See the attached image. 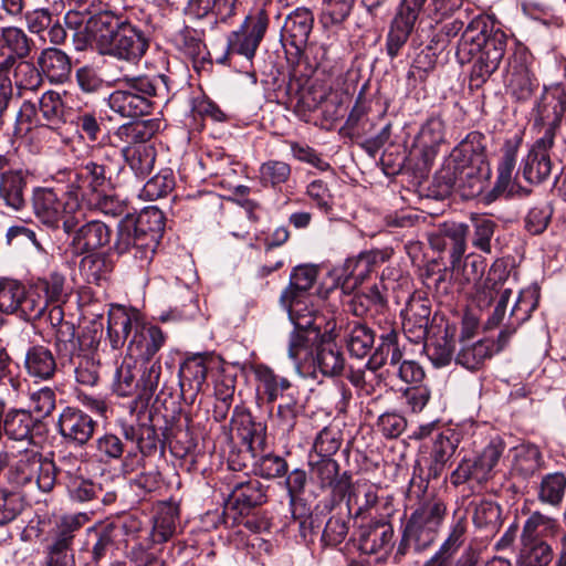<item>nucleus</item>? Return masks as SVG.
I'll use <instances>...</instances> for the list:
<instances>
[{
	"label": "nucleus",
	"instance_id": "f257e3e1",
	"mask_svg": "<svg viewBox=\"0 0 566 566\" xmlns=\"http://www.w3.org/2000/svg\"><path fill=\"white\" fill-rule=\"evenodd\" d=\"M84 30L102 54L119 60L137 61L148 49V40L140 29L109 11L91 17Z\"/></svg>",
	"mask_w": 566,
	"mask_h": 566
},
{
	"label": "nucleus",
	"instance_id": "f03ea898",
	"mask_svg": "<svg viewBox=\"0 0 566 566\" xmlns=\"http://www.w3.org/2000/svg\"><path fill=\"white\" fill-rule=\"evenodd\" d=\"M107 334L113 349L128 340L129 356L143 360H151L166 342V335L158 326L145 323L137 311L128 312L123 306L109 311Z\"/></svg>",
	"mask_w": 566,
	"mask_h": 566
},
{
	"label": "nucleus",
	"instance_id": "7ed1b4c3",
	"mask_svg": "<svg viewBox=\"0 0 566 566\" xmlns=\"http://www.w3.org/2000/svg\"><path fill=\"white\" fill-rule=\"evenodd\" d=\"M164 228V214L157 208L127 214L117 224L113 250L118 255L132 254L143 266L151 261Z\"/></svg>",
	"mask_w": 566,
	"mask_h": 566
},
{
	"label": "nucleus",
	"instance_id": "20e7f679",
	"mask_svg": "<svg viewBox=\"0 0 566 566\" xmlns=\"http://www.w3.org/2000/svg\"><path fill=\"white\" fill-rule=\"evenodd\" d=\"M167 76L156 77L124 75L118 80L119 88L108 96L109 108L122 117H140L150 113L151 96L159 91H168Z\"/></svg>",
	"mask_w": 566,
	"mask_h": 566
},
{
	"label": "nucleus",
	"instance_id": "39448f33",
	"mask_svg": "<svg viewBox=\"0 0 566 566\" xmlns=\"http://www.w3.org/2000/svg\"><path fill=\"white\" fill-rule=\"evenodd\" d=\"M33 210L36 217L46 226L57 228L63 222V230L70 234L84 219L83 208L77 191L71 190L59 197L50 188H39L34 191Z\"/></svg>",
	"mask_w": 566,
	"mask_h": 566
},
{
	"label": "nucleus",
	"instance_id": "423d86ee",
	"mask_svg": "<svg viewBox=\"0 0 566 566\" xmlns=\"http://www.w3.org/2000/svg\"><path fill=\"white\" fill-rule=\"evenodd\" d=\"M446 511L440 500L426 501L417 507L406 523L399 552L406 554L410 548L422 552L430 547L438 536Z\"/></svg>",
	"mask_w": 566,
	"mask_h": 566
},
{
	"label": "nucleus",
	"instance_id": "0eeeda50",
	"mask_svg": "<svg viewBox=\"0 0 566 566\" xmlns=\"http://www.w3.org/2000/svg\"><path fill=\"white\" fill-rule=\"evenodd\" d=\"M506 38L500 31H489L482 20H474L467 27L459 45L458 54L474 55L499 66L505 52Z\"/></svg>",
	"mask_w": 566,
	"mask_h": 566
},
{
	"label": "nucleus",
	"instance_id": "6e6552de",
	"mask_svg": "<svg viewBox=\"0 0 566 566\" xmlns=\"http://www.w3.org/2000/svg\"><path fill=\"white\" fill-rule=\"evenodd\" d=\"M484 142L485 137L481 133L471 132L454 150L465 164L459 174V180L468 179L469 186L473 189L472 193L480 192L483 181L491 176Z\"/></svg>",
	"mask_w": 566,
	"mask_h": 566
},
{
	"label": "nucleus",
	"instance_id": "1a4fd4ad",
	"mask_svg": "<svg viewBox=\"0 0 566 566\" xmlns=\"http://www.w3.org/2000/svg\"><path fill=\"white\" fill-rule=\"evenodd\" d=\"M342 495L346 496L348 513L353 512L355 517L374 511L377 516L389 518L395 512L392 496L384 495L378 485L367 480L349 482V488Z\"/></svg>",
	"mask_w": 566,
	"mask_h": 566
},
{
	"label": "nucleus",
	"instance_id": "9d476101",
	"mask_svg": "<svg viewBox=\"0 0 566 566\" xmlns=\"http://www.w3.org/2000/svg\"><path fill=\"white\" fill-rule=\"evenodd\" d=\"M566 109V94L560 85L544 87V91L536 104L535 128L544 130L538 139L539 146L552 147L554 144L555 129Z\"/></svg>",
	"mask_w": 566,
	"mask_h": 566
},
{
	"label": "nucleus",
	"instance_id": "9b49d317",
	"mask_svg": "<svg viewBox=\"0 0 566 566\" xmlns=\"http://www.w3.org/2000/svg\"><path fill=\"white\" fill-rule=\"evenodd\" d=\"M42 300L32 296L31 289L12 279L0 280V312L17 315L24 321L40 318L43 315Z\"/></svg>",
	"mask_w": 566,
	"mask_h": 566
},
{
	"label": "nucleus",
	"instance_id": "f8f14e48",
	"mask_svg": "<svg viewBox=\"0 0 566 566\" xmlns=\"http://www.w3.org/2000/svg\"><path fill=\"white\" fill-rule=\"evenodd\" d=\"M269 22L266 10L263 7L255 9L244 19L239 30L229 34L228 53L243 55L251 60L265 35Z\"/></svg>",
	"mask_w": 566,
	"mask_h": 566
},
{
	"label": "nucleus",
	"instance_id": "ddd939ff",
	"mask_svg": "<svg viewBox=\"0 0 566 566\" xmlns=\"http://www.w3.org/2000/svg\"><path fill=\"white\" fill-rule=\"evenodd\" d=\"M97 421L76 407H65L56 420V431L62 441L71 447L82 448L93 438Z\"/></svg>",
	"mask_w": 566,
	"mask_h": 566
},
{
	"label": "nucleus",
	"instance_id": "4468645a",
	"mask_svg": "<svg viewBox=\"0 0 566 566\" xmlns=\"http://www.w3.org/2000/svg\"><path fill=\"white\" fill-rule=\"evenodd\" d=\"M69 235H71L70 249L73 255L81 256L86 253H95L108 245L112 230L103 221L91 220L82 226H76Z\"/></svg>",
	"mask_w": 566,
	"mask_h": 566
},
{
	"label": "nucleus",
	"instance_id": "2eb2a0df",
	"mask_svg": "<svg viewBox=\"0 0 566 566\" xmlns=\"http://www.w3.org/2000/svg\"><path fill=\"white\" fill-rule=\"evenodd\" d=\"M382 261L384 255L380 251H365L355 258L346 259L342 268L336 270L343 290L354 291Z\"/></svg>",
	"mask_w": 566,
	"mask_h": 566
},
{
	"label": "nucleus",
	"instance_id": "dca6fc26",
	"mask_svg": "<svg viewBox=\"0 0 566 566\" xmlns=\"http://www.w3.org/2000/svg\"><path fill=\"white\" fill-rule=\"evenodd\" d=\"M116 149L97 148L95 149L94 159L88 160L83 165L80 177L83 179V186L96 193H105L111 187V172L112 168L109 161L113 156H116Z\"/></svg>",
	"mask_w": 566,
	"mask_h": 566
},
{
	"label": "nucleus",
	"instance_id": "f3484780",
	"mask_svg": "<svg viewBox=\"0 0 566 566\" xmlns=\"http://www.w3.org/2000/svg\"><path fill=\"white\" fill-rule=\"evenodd\" d=\"M313 366L323 376L337 377L345 369V357L335 340L326 333L319 336L311 352Z\"/></svg>",
	"mask_w": 566,
	"mask_h": 566
},
{
	"label": "nucleus",
	"instance_id": "a211bd4d",
	"mask_svg": "<svg viewBox=\"0 0 566 566\" xmlns=\"http://www.w3.org/2000/svg\"><path fill=\"white\" fill-rule=\"evenodd\" d=\"M394 527L387 518L379 520L361 526L358 548L367 555L388 553L392 547Z\"/></svg>",
	"mask_w": 566,
	"mask_h": 566
},
{
	"label": "nucleus",
	"instance_id": "6ab92c4d",
	"mask_svg": "<svg viewBox=\"0 0 566 566\" xmlns=\"http://www.w3.org/2000/svg\"><path fill=\"white\" fill-rule=\"evenodd\" d=\"M136 444L140 454L136 451L127 452L120 465V470L124 474H130L142 467L145 457L154 455L158 451L160 453L164 452V443L153 426H138V439Z\"/></svg>",
	"mask_w": 566,
	"mask_h": 566
},
{
	"label": "nucleus",
	"instance_id": "aec40b11",
	"mask_svg": "<svg viewBox=\"0 0 566 566\" xmlns=\"http://www.w3.org/2000/svg\"><path fill=\"white\" fill-rule=\"evenodd\" d=\"M266 501L263 484L256 479L237 482L230 490L227 509L238 510L240 515L248 514L251 509Z\"/></svg>",
	"mask_w": 566,
	"mask_h": 566
},
{
	"label": "nucleus",
	"instance_id": "412c9836",
	"mask_svg": "<svg viewBox=\"0 0 566 566\" xmlns=\"http://www.w3.org/2000/svg\"><path fill=\"white\" fill-rule=\"evenodd\" d=\"M431 308L428 301L411 298L402 311V329L412 343H420L427 337Z\"/></svg>",
	"mask_w": 566,
	"mask_h": 566
},
{
	"label": "nucleus",
	"instance_id": "4be33fe9",
	"mask_svg": "<svg viewBox=\"0 0 566 566\" xmlns=\"http://www.w3.org/2000/svg\"><path fill=\"white\" fill-rule=\"evenodd\" d=\"M23 367L27 375L34 381H48L54 377L57 364L49 347L36 344L28 347L24 354Z\"/></svg>",
	"mask_w": 566,
	"mask_h": 566
},
{
	"label": "nucleus",
	"instance_id": "5701e85b",
	"mask_svg": "<svg viewBox=\"0 0 566 566\" xmlns=\"http://www.w3.org/2000/svg\"><path fill=\"white\" fill-rule=\"evenodd\" d=\"M208 368L200 355L187 358L179 368V386L185 401L193 402L201 391Z\"/></svg>",
	"mask_w": 566,
	"mask_h": 566
},
{
	"label": "nucleus",
	"instance_id": "b1692460",
	"mask_svg": "<svg viewBox=\"0 0 566 566\" xmlns=\"http://www.w3.org/2000/svg\"><path fill=\"white\" fill-rule=\"evenodd\" d=\"M339 470L338 462L332 458H321L311 463L312 476L319 488L329 489L340 495L349 488L350 474L346 471L339 474Z\"/></svg>",
	"mask_w": 566,
	"mask_h": 566
},
{
	"label": "nucleus",
	"instance_id": "393cba45",
	"mask_svg": "<svg viewBox=\"0 0 566 566\" xmlns=\"http://www.w3.org/2000/svg\"><path fill=\"white\" fill-rule=\"evenodd\" d=\"M179 518L178 507L170 503L161 504L154 517V525L147 536L139 537L138 542H149L150 545L160 547L169 541L176 532V523Z\"/></svg>",
	"mask_w": 566,
	"mask_h": 566
},
{
	"label": "nucleus",
	"instance_id": "a878e982",
	"mask_svg": "<svg viewBox=\"0 0 566 566\" xmlns=\"http://www.w3.org/2000/svg\"><path fill=\"white\" fill-rule=\"evenodd\" d=\"M314 17L306 8H297L291 12L283 25L284 36L297 51L303 50L313 29Z\"/></svg>",
	"mask_w": 566,
	"mask_h": 566
},
{
	"label": "nucleus",
	"instance_id": "bb28decb",
	"mask_svg": "<svg viewBox=\"0 0 566 566\" xmlns=\"http://www.w3.org/2000/svg\"><path fill=\"white\" fill-rule=\"evenodd\" d=\"M88 521L86 513L66 515L61 517L51 528L46 545L49 547L73 549L75 534Z\"/></svg>",
	"mask_w": 566,
	"mask_h": 566
},
{
	"label": "nucleus",
	"instance_id": "cd10ccee",
	"mask_svg": "<svg viewBox=\"0 0 566 566\" xmlns=\"http://www.w3.org/2000/svg\"><path fill=\"white\" fill-rule=\"evenodd\" d=\"M36 62L42 74L52 83L65 82L72 71L70 56L57 48L42 50Z\"/></svg>",
	"mask_w": 566,
	"mask_h": 566
},
{
	"label": "nucleus",
	"instance_id": "c85d7f7f",
	"mask_svg": "<svg viewBox=\"0 0 566 566\" xmlns=\"http://www.w3.org/2000/svg\"><path fill=\"white\" fill-rule=\"evenodd\" d=\"M237 0H188L185 13L193 19L213 17L226 22L234 15Z\"/></svg>",
	"mask_w": 566,
	"mask_h": 566
},
{
	"label": "nucleus",
	"instance_id": "c756f323",
	"mask_svg": "<svg viewBox=\"0 0 566 566\" xmlns=\"http://www.w3.org/2000/svg\"><path fill=\"white\" fill-rule=\"evenodd\" d=\"M344 339L350 356L364 358L374 347L375 333L366 324L354 321L347 324Z\"/></svg>",
	"mask_w": 566,
	"mask_h": 566
},
{
	"label": "nucleus",
	"instance_id": "7c9ffc66",
	"mask_svg": "<svg viewBox=\"0 0 566 566\" xmlns=\"http://www.w3.org/2000/svg\"><path fill=\"white\" fill-rule=\"evenodd\" d=\"M36 420L24 409H10L3 418V432L15 441H32V430Z\"/></svg>",
	"mask_w": 566,
	"mask_h": 566
},
{
	"label": "nucleus",
	"instance_id": "2f4dec72",
	"mask_svg": "<svg viewBox=\"0 0 566 566\" xmlns=\"http://www.w3.org/2000/svg\"><path fill=\"white\" fill-rule=\"evenodd\" d=\"M522 140V133H516L511 138L506 139L503 147V157L497 167V180L493 189L494 192L502 193L507 189L516 165V154Z\"/></svg>",
	"mask_w": 566,
	"mask_h": 566
},
{
	"label": "nucleus",
	"instance_id": "473e14b6",
	"mask_svg": "<svg viewBox=\"0 0 566 566\" xmlns=\"http://www.w3.org/2000/svg\"><path fill=\"white\" fill-rule=\"evenodd\" d=\"M65 276L56 271L48 276L38 279L31 286L32 296L42 300L43 313L50 303H59L63 300Z\"/></svg>",
	"mask_w": 566,
	"mask_h": 566
},
{
	"label": "nucleus",
	"instance_id": "72a5a7b5",
	"mask_svg": "<svg viewBox=\"0 0 566 566\" xmlns=\"http://www.w3.org/2000/svg\"><path fill=\"white\" fill-rule=\"evenodd\" d=\"M25 187L27 182L21 172H6L0 179V199L3 200L8 208L20 211L27 203L24 197Z\"/></svg>",
	"mask_w": 566,
	"mask_h": 566
},
{
	"label": "nucleus",
	"instance_id": "f704fd0d",
	"mask_svg": "<svg viewBox=\"0 0 566 566\" xmlns=\"http://www.w3.org/2000/svg\"><path fill=\"white\" fill-rule=\"evenodd\" d=\"M287 312L291 322L297 329H312L318 327L313 306H310V295H291L287 302H280Z\"/></svg>",
	"mask_w": 566,
	"mask_h": 566
},
{
	"label": "nucleus",
	"instance_id": "c9c22d12",
	"mask_svg": "<svg viewBox=\"0 0 566 566\" xmlns=\"http://www.w3.org/2000/svg\"><path fill=\"white\" fill-rule=\"evenodd\" d=\"M63 312L60 306H54L51 311V319L56 318L57 328L55 332V346L61 358L73 360L75 358V326L71 322L63 321Z\"/></svg>",
	"mask_w": 566,
	"mask_h": 566
},
{
	"label": "nucleus",
	"instance_id": "e433bc0d",
	"mask_svg": "<svg viewBox=\"0 0 566 566\" xmlns=\"http://www.w3.org/2000/svg\"><path fill=\"white\" fill-rule=\"evenodd\" d=\"M120 153L137 177L144 178L151 172L156 158L154 147L146 144L124 146Z\"/></svg>",
	"mask_w": 566,
	"mask_h": 566
},
{
	"label": "nucleus",
	"instance_id": "4c0bfd02",
	"mask_svg": "<svg viewBox=\"0 0 566 566\" xmlns=\"http://www.w3.org/2000/svg\"><path fill=\"white\" fill-rule=\"evenodd\" d=\"M113 271V263L105 253H86L80 262V272L87 283L99 285Z\"/></svg>",
	"mask_w": 566,
	"mask_h": 566
},
{
	"label": "nucleus",
	"instance_id": "58836bf2",
	"mask_svg": "<svg viewBox=\"0 0 566 566\" xmlns=\"http://www.w3.org/2000/svg\"><path fill=\"white\" fill-rule=\"evenodd\" d=\"M384 350H387V356H389L388 359L390 365H399L402 358V353L398 346V333L395 329H390L388 333H385L380 336L379 346L376 348L375 353L366 363L367 369L375 371L386 364Z\"/></svg>",
	"mask_w": 566,
	"mask_h": 566
},
{
	"label": "nucleus",
	"instance_id": "ea45409f",
	"mask_svg": "<svg viewBox=\"0 0 566 566\" xmlns=\"http://www.w3.org/2000/svg\"><path fill=\"white\" fill-rule=\"evenodd\" d=\"M117 536L116 526L112 523L98 524L87 530V544L92 543V559L98 563L114 546Z\"/></svg>",
	"mask_w": 566,
	"mask_h": 566
},
{
	"label": "nucleus",
	"instance_id": "a19ab883",
	"mask_svg": "<svg viewBox=\"0 0 566 566\" xmlns=\"http://www.w3.org/2000/svg\"><path fill=\"white\" fill-rule=\"evenodd\" d=\"M317 277V270L311 265L294 268L289 286L282 292L280 302H287L291 295L306 296Z\"/></svg>",
	"mask_w": 566,
	"mask_h": 566
},
{
	"label": "nucleus",
	"instance_id": "79ce46f5",
	"mask_svg": "<svg viewBox=\"0 0 566 566\" xmlns=\"http://www.w3.org/2000/svg\"><path fill=\"white\" fill-rule=\"evenodd\" d=\"M0 42L3 49L13 53V56H18L19 60L27 59L34 46L33 40L18 27L1 28Z\"/></svg>",
	"mask_w": 566,
	"mask_h": 566
},
{
	"label": "nucleus",
	"instance_id": "37998d69",
	"mask_svg": "<svg viewBox=\"0 0 566 566\" xmlns=\"http://www.w3.org/2000/svg\"><path fill=\"white\" fill-rule=\"evenodd\" d=\"M348 514H333L325 523L321 536L323 546L335 547L342 544L349 532L350 517Z\"/></svg>",
	"mask_w": 566,
	"mask_h": 566
},
{
	"label": "nucleus",
	"instance_id": "c03bdc74",
	"mask_svg": "<svg viewBox=\"0 0 566 566\" xmlns=\"http://www.w3.org/2000/svg\"><path fill=\"white\" fill-rule=\"evenodd\" d=\"M94 448L96 450V455L105 463L118 460L123 461L125 458V443L120 437L112 432H105L98 436L94 441Z\"/></svg>",
	"mask_w": 566,
	"mask_h": 566
},
{
	"label": "nucleus",
	"instance_id": "a18cd8bd",
	"mask_svg": "<svg viewBox=\"0 0 566 566\" xmlns=\"http://www.w3.org/2000/svg\"><path fill=\"white\" fill-rule=\"evenodd\" d=\"M491 473L482 467L476 458L463 459L451 474V483L460 485L469 481L481 484L488 481Z\"/></svg>",
	"mask_w": 566,
	"mask_h": 566
},
{
	"label": "nucleus",
	"instance_id": "49530a36",
	"mask_svg": "<svg viewBox=\"0 0 566 566\" xmlns=\"http://www.w3.org/2000/svg\"><path fill=\"white\" fill-rule=\"evenodd\" d=\"M291 176V167L282 160H268L260 166L259 180L263 187L277 188Z\"/></svg>",
	"mask_w": 566,
	"mask_h": 566
},
{
	"label": "nucleus",
	"instance_id": "de8ad7c7",
	"mask_svg": "<svg viewBox=\"0 0 566 566\" xmlns=\"http://www.w3.org/2000/svg\"><path fill=\"white\" fill-rule=\"evenodd\" d=\"M492 346L486 340H478L472 345L463 344L455 356V361L468 369H476L484 359L491 357Z\"/></svg>",
	"mask_w": 566,
	"mask_h": 566
},
{
	"label": "nucleus",
	"instance_id": "09e8293b",
	"mask_svg": "<svg viewBox=\"0 0 566 566\" xmlns=\"http://www.w3.org/2000/svg\"><path fill=\"white\" fill-rule=\"evenodd\" d=\"M473 523L476 527L484 528L491 534L495 533L502 524L500 506L492 501L482 500L475 506Z\"/></svg>",
	"mask_w": 566,
	"mask_h": 566
},
{
	"label": "nucleus",
	"instance_id": "8fccbe9b",
	"mask_svg": "<svg viewBox=\"0 0 566 566\" xmlns=\"http://www.w3.org/2000/svg\"><path fill=\"white\" fill-rule=\"evenodd\" d=\"M566 490V476L563 473L547 474L541 482L538 499L553 506L560 504Z\"/></svg>",
	"mask_w": 566,
	"mask_h": 566
},
{
	"label": "nucleus",
	"instance_id": "3c124183",
	"mask_svg": "<svg viewBox=\"0 0 566 566\" xmlns=\"http://www.w3.org/2000/svg\"><path fill=\"white\" fill-rule=\"evenodd\" d=\"M424 349L428 358L434 367H446L453 358L454 340L444 333V335L437 337L433 342L427 344Z\"/></svg>",
	"mask_w": 566,
	"mask_h": 566
},
{
	"label": "nucleus",
	"instance_id": "603ef678",
	"mask_svg": "<svg viewBox=\"0 0 566 566\" xmlns=\"http://www.w3.org/2000/svg\"><path fill=\"white\" fill-rule=\"evenodd\" d=\"M41 458L38 452H27L22 455L12 469L11 481L17 486L29 491L30 484H32V474L36 472Z\"/></svg>",
	"mask_w": 566,
	"mask_h": 566
},
{
	"label": "nucleus",
	"instance_id": "864d4df0",
	"mask_svg": "<svg viewBox=\"0 0 566 566\" xmlns=\"http://www.w3.org/2000/svg\"><path fill=\"white\" fill-rule=\"evenodd\" d=\"M14 84L18 90L35 91L42 85V72L34 63L21 60L14 67Z\"/></svg>",
	"mask_w": 566,
	"mask_h": 566
},
{
	"label": "nucleus",
	"instance_id": "5fc2aeb1",
	"mask_svg": "<svg viewBox=\"0 0 566 566\" xmlns=\"http://www.w3.org/2000/svg\"><path fill=\"white\" fill-rule=\"evenodd\" d=\"M454 452L453 442L442 433H439L433 442L431 451V464L429 468V475L437 478L443 470L447 461Z\"/></svg>",
	"mask_w": 566,
	"mask_h": 566
},
{
	"label": "nucleus",
	"instance_id": "6e6d98bb",
	"mask_svg": "<svg viewBox=\"0 0 566 566\" xmlns=\"http://www.w3.org/2000/svg\"><path fill=\"white\" fill-rule=\"evenodd\" d=\"M32 475V484H30L29 491L50 492L57 481L56 463L51 459L41 458L36 472Z\"/></svg>",
	"mask_w": 566,
	"mask_h": 566
},
{
	"label": "nucleus",
	"instance_id": "4d7b16f0",
	"mask_svg": "<svg viewBox=\"0 0 566 566\" xmlns=\"http://www.w3.org/2000/svg\"><path fill=\"white\" fill-rule=\"evenodd\" d=\"M321 335L319 327L312 329H297L294 327L289 339V357L294 363H297L301 359L302 353L308 349L311 343L316 344Z\"/></svg>",
	"mask_w": 566,
	"mask_h": 566
},
{
	"label": "nucleus",
	"instance_id": "13d9d810",
	"mask_svg": "<svg viewBox=\"0 0 566 566\" xmlns=\"http://www.w3.org/2000/svg\"><path fill=\"white\" fill-rule=\"evenodd\" d=\"M39 109L49 126L59 125L64 116L61 95L54 91L45 92L39 101Z\"/></svg>",
	"mask_w": 566,
	"mask_h": 566
},
{
	"label": "nucleus",
	"instance_id": "bf43d9fd",
	"mask_svg": "<svg viewBox=\"0 0 566 566\" xmlns=\"http://www.w3.org/2000/svg\"><path fill=\"white\" fill-rule=\"evenodd\" d=\"M113 388L120 397H129L136 392L139 394V380H136V375L130 363L124 360L122 365L117 367Z\"/></svg>",
	"mask_w": 566,
	"mask_h": 566
},
{
	"label": "nucleus",
	"instance_id": "052dcab7",
	"mask_svg": "<svg viewBox=\"0 0 566 566\" xmlns=\"http://www.w3.org/2000/svg\"><path fill=\"white\" fill-rule=\"evenodd\" d=\"M64 484L71 499L80 503L90 502L96 499L102 492L99 485H96L92 481L77 475L71 478L69 481H64Z\"/></svg>",
	"mask_w": 566,
	"mask_h": 566
},
{
	"label": "nucleus",
	"instance_id": "680f3d73",
	"mask_svg": "<svg viewBox=\"0 0 566 566\" xmlns=\"http://www.w3.org/2000/svg\"><path fill=\"white\" fill-rule=\"evenodd\" d=\"M509 90L516 101L527 102L531 98V76L527 66L512 67Z\"/></svg>",
	"mask_w": 566,
	"mask_h": 566
},
{
	"label": "nucleus",
	"instance_id": "e2e57ef3",
	"mask_svg": "<svg viewBox=\"0 0 566 566\" xmlns=\"http://www.w3.org/2000/svg\"><path fill=\"white\" fill-rule=\"evenodd\" d=\"M467 522L464 518L454 521L451 525L450 532L439 549L436 552L449 559L457 554L465 541Z\"/></svg>",
	"mask_w": 566,
	"mask_h": 566
},
{
	"label": "nucleus",
	"instance_id": "0e129e2a",
	"mask_svg": "<svg viewBox=\"0 0 566 566\" xmlns=\"http://www.w3.org/2000/svg\"><path fill=\"white\" fill-rule=\"evenodd\" d=\"M413 27L415 25L395 17L386 42L387 53L390 57H396L398 55L400 49L407 42Z\"/></svg>",
	"mask_w": 566,
	"mask_h": 566
},
{
	"label": "nucleus",
	"instance_id": "69168bd1",
	"mask_svg": "<svg viewBox=\"0 0 566 566\" xmlns=\"http://www.w3.org/2000/svg\"><path fill=\"white\" fill-rule=\"evenodd\" d=\"M174 187L175 178L172 172L170 170H161L145 184L143 193L149 200H156L167 196Z\"/></svg>",
	"mask_w": 566,
	"mask_h": 566
},
{
	"label": "nucleus",
	"instance_id": "338daca9",
	"mask_svg": "<svg viewBox=\"0 0 566 566\" xmlns=\"http://www.w3.org/2000/svg\"><path fill=\"white\" fill-rule=\"evenodd\" d=\"M342 444L339 430L331 427L323 428L314 441V450L321 458H331Z\"/></svg>",
	"mask_w": 566,
	"mask_h": 566
},
{
	"label": "nucleus",
	"instance_id": "774afa93",
	"mask_svg": "<svg viewBox=\"0 0 566 566\" xmlns=\"http://www.w3.org/2000/svg\"><path fill=\"white\" fill-rule=\"evenodd\" d=\"M139 379V399H149L159 385L161 365L159 361L146 360Z\"/></svg>",
	"mask_w": 566,
	"mask_h": 566
}]
</instances>
